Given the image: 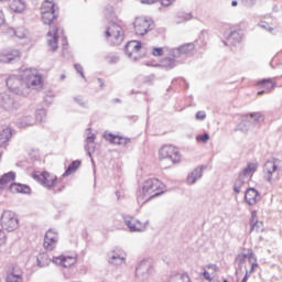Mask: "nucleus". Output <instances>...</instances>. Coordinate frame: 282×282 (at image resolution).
Wrapping results in <instances>:
<instances>
[{
  "label": "nucleus",
  "instance_id": "38",
  "mask_svg": "<svg viewBox=\"0 0 282 282\" xmlns=\"http://www.w3.org/2000/svg\"><path fill=\"white\" fill-rule=\"evenodd\" d=\"M46 118H47V111L45 109H37L35 111L36 122H45Z\"/></svg>",
  "mask_w": 282,
  "mask_h": 282
},
{
  "label": "nucleus",
  "instance_id": "42",
  "mask_svg": "<svg viewBox=\"0 0 282 282\" xmlns=\"http://www.w3.org/2000/svg\"><path fill=\"white\" fill-rule=\"evenodd\" d=\"M249 116L254 120V122H264L265 120V116L261 112H251Z\"/></svg>",
  "mask_w": 282,
  "mask_h": 282
},
{
  "label": "nucleus",
  "instance_id": "5",
  "mask_svg": "<svg viewBox=\"0 0 282 282\" xmlns=\"http://www.w3.org/2000/svg\"><path fill=\"white\" fill-rule=\"evenodd\" d=\"M159 155L161 160H171L172 164H180L182 162L180 150L173 145H163L159 151Z\"/></svg>",
  "mask_w": 282,
  "mask_h": 282
},
{
  "label": "nucleus",
  "instance_id": "2",
  "mask_svg": "<svg viewBox=\"0 0 282 282\" xmlns=\"http://www.w3.org/2000/svg\"><path fill=\"white\" fill-rule=\"evenodd\" d=\"M42 21L45 25H50L47 32V44L52 52L58 50V25H54V21L58 19V13L56 12V4L52 0H45L41 7Z\"/></svg>",
  "mask_w": 282,
  "mask_h": 282
},
{
  "label": "nucleus",
  "instance_id": "53",
  "mask_svg": "<svg viewBox=\"0 0 282 282\" xmlns=\"http://www.w3.org/2000/svg\"><path fill=\"white\" fill-rule=\"evenodd\" d=\"M247 259H249V261H257V258H254V252H252V249H249L247 253Z\"/></svg>",
  "mask_w": 282,
  "mask_h": 282
},
{
  "label": "nucleus",
  "instance_id": "1",
  "mask_svg": "<svg viewBox=\"0 0 282 282\" xmlns=\"http://www.w3.org/2000/svg\"><path fill=\"white\" fill-rule=\"evenodd\" d=\"M7 87L15 96L28 98L32 89L43 87V76L36 68H23L19 75H10L7 78Z\"/></svg>",
  "mask_w": 282,
  "mask_h": 282
},
{
  "label": "nucleus",
  "instance_id": "29",
  "mask_svg": "<svg viewBox=\"0 0 282 282\" xmlns=\"http://www.w3.org/2000/svg\"><path fill=\"white\" fill-rule=\"evenodd\" d=\"M14 180H17V173L8 172L3 174L0 177V189L6 188V186H8V184H10L11 182H14Z\"/></svg>",
  "mask_w": 282,
  "mask_h": 282
},
{
  "label": "nucleus",
  "instance_id": "49",
  "mask_svg": "<svg viewBox=\"0 0 282 282\" xmlns=\"http://www.w3.org/2000/svg\"><path fill=\"white\" fill-rule=\"evenodd\" d=\"M19 193H22L23 195L30 194V186L20 184Z\"/></svg>",
  "mask_w": 282,
  "mask_h": 282
},
{
  "label": "nucleus",
  "instance_id": "35",
  "mask_svg": "<svg viewBox=\"0 0 282 282\" xmlns=\"http://www.w3.org/2000/svg\"><path fill=\"white\" fill-rule=\"evenodd\" d=\"M105 140L110 142V144H118L120 147V135L113 134L111 132L104 134Z\"/></svg>",
  "mask_w": 282,
  "mask_h": 282
},
{
  "label": "nucleus",
  "instance_id": "36",
  "mask_svg": "<svg viewBox=\"0 0 282 282\" xmlns=\"http://www.w3.org/2000/svg\"><path fill=\"white\" fill-rule=\"evenodd\" d=\"M235 131H241L242 133H248V131H250V121L242 120L240 123L237 124Z\"/></svg>",
  "mask_w": 282,
  "mask_h": 282
},
{
  "label": "nucleus",
  "instance_id": "41",
  "mask_svg": "<svg viewBox=\"0 0 282 282\" xmlns=\"http://www.w3.org/2000/svg\"><path fill=\"white\" fill-rule=\"evenodd\" d=\"M167 50H171L169 47H152V56H164V52L167 53Z\"/></svg>",
  "mask_w": 282,
  "mask_h": 282
},
{
  "label": "nucleus",
  "instance_id": "27",
  "mask_svg": "<svg viewBox=\"0 0 282 282\" xmlns=\"http://www.w3.org/2000/svg\"><path fill=\"white\" fill-rule=\"evenodd\" d=\"M167 282H191V276L187 273L172 272L167 278Z\"/></svg>",
  "mask_w": 282,
  "mask_h": 282
},
{
  "label": "nucleus",
  "instance_id": "4",
  "mask_svg": "<svg viewBox=\"0 0 282 282\" xmlns=\"http://www.w3.org/2000/svg\"><path fill=\"white\" fill-rule=\"evenodd\" d=\"M105 36L110 40L113 45H120L124 41V31L120 24L112 22L107 28Z\"/></svg>",
  "mask_w": 282,
  "mask_h": 282
},
{
  "label": "nucleus",
  "instance_id": "60",
  "mask_svg": "<svg viewBox=\"0 0 282 282\" xmlns=\"http://www.w3.org/2000/svg\"><path fill=\"white\" fill-rule=\"evenodd\" d=\"M203 276H204V279H206V281H209V282L213 281L210 273L206 270L203 272Z\"/></svg>",
  "mask_w": 282,
  "mask_h": 282
},
{
  "label": "nucleus",
  "instance_id": "51",
  "mask_svg": "<svg viewBox=\"0 0 282 282\" xmlns=\"http://www.w3.org/2000/svg\"><path fill=\"white\" fill-rule=\"evenodd\" d=\"M254 3H257V0H242V4L245 6V8H252Z\"/></svg>",
  "mask_w": 282,
  "mask_h": 282
},
{
  "label": "nucleus",
  "instance_id": "55",
  "mask_svg": "<svg viewBox=\"0 0 282 282\" xmlns=\"http://www.w3.org/2000/svg\"><path fill=\"white\" fill-rule=\"evenodd\" d=\"M6 282H23V280H19L12 275H7Z\"/></svg>",
  "mask_w": 282,
  "mask_h": 282
},
{
  "label": "nucleus",
  "instance_id": "61",
  "mask_svg": "<svg viewBox=\"0 0 282 282\" xmlns=\"http://www.w3.org/2000/svg\"><path fill=\"white\" fill-rule=\"evenodd\" d=\"M6 23V14H3V11L0 10V28Z\"/></svg>",
  "mask_w": 282,
  "mask_h": 282
},
{
  "label": "nucleus",
  "instance_id": "8",
  "mask_svg": "<svg viewBox=\"0 0 282 282\" xmlns=\"http://www.w3.org/2000/svg\"><path fill=\"white\" fill-rule=\"evenodd\" d=\"M133 25L135 34L139 36H144V34H148V32H151L154 28L153 20L149 18H137Z\"/></svg>",
  "mask_w": 282,
  "mask_h": 282
},
{
  "label": "nucleus",
  "instance_id": "30",
  "mask_svg": "<svg viewBox=\"0 0 282 282\" xmlns=\"http://www.w3.org/2000/svg\"><path fill=\"white\" fill-rule=\"evenodd\" d=\"M9 8L12 12L21 13L25 10V1L23 0H9Z\"/></svg>",
  "mask_w": 282,
  "mask_h": 282
},
{
  "label": "nucleus",
  "instance_id": "37",
  "mask_svg": "<svg viewBox=\"0 0 282 282\" xmlns=\"http://www.w3.org/2000/svg\"><path fill=\"white\" fill-rule=\"evenodd\" d=\"M248 259V254L246 253H239L236 257V265H238L236 268V270H241V268H243V265H246V260Z\"/></svg>",
  "mask_w": 282,
  "mask_h": 282
},
{
  "label": "nucleus",
  "instance_id": "22",
  "mask_svg": "<svg viewBox=\"0 0 282 282\" xmlns=\"http://www.w3.org/2000/svg\"><path fill=\"white\" fill-rule=\"evenodd\" d=\"M257 169H259V163H248L238 175L250 182L251 177L257 173Z\"/></svg>",
  "mask_w": 282,
  "mask_h": 282
},
{
  "label": "nucleus",
  "instance_id": "24",
  "mask_svg": "<svg viewBox=\"0 0 282 282\" xmlns=\"http://www.w3.org/2000/svg\"><path fill=\"white\" fill-rule=\"evenodd\" d=\"M250 232H263V221L257 219V212L251 213L250 217Z\"/></svg>",
  "mask_w": 282,
  "mask_h": 282
},
{
  "label": "nucleus",
  "instance_id": "34",
  "mask_svg": "<svg viewBox=\"0 0 282 282\" xmlns=\"http://www.w3.org/2000/svg\"><path fill=\"white\" fill-rule=\"evenodd\" d=\"M34 124V119L32 116H24L18 121V127L20 129H25V127H32Z\"/></svg>",
  "mask_w": 282,
  "mask_h": 282
},
{
  "label": "nucleus",
  "instance_id": "62",
  "mask_svg": "<svg viewBox=\"0 0 282 282\" xmlns=\"http://www.w3.org/2000/svg\"><path fill=\"white\" fill-rule=\"evenodd\" d=\"M209 270H213L214 272H217V270H219V267H217V264H208L207 267Z\"/></svg>",
  "mask_w": 282,
  "mask_h": 282
},
{
  "label": "nucleus",
  "instance_id": "10",
  "mask_svg": "<svg viewBox=\"0 0 282 282\" xmlns=\"http://www.w3.org/2000/svg\"><path fill=\"white\" fill-rule=\"evenodd\" d=\"M153 270V262L151 260H142L135 268V276L139 281H147Z\"/></svg>",
  "mask_w": 282,
  "mask_h": 282
},
{
  "label": "nucleus",
  "instance_id": "54",
  "mask_svg": "<svg viewBox=\"0 0 282 282\" xmlns=\"http://www.w3.org/2000/svg\"><path fill=\"white\" fill-rule=\"evenodd\" d=\"M196 120H206V112L205 111L196 112Z\"/></svg>",
  "mask_w": 282,
  "mask_h": 282
},
{
  "label": "nucleus",
  "instance_id": "11",
  "mask_svg": "<svg viewBox=\"0 0 282 282\" xmlns=\"http://www.w3.org/2000/svg\"><path fill=\"white\" fill-rule=\"evenodd\" d=\"M107 261L110 265H122L127 261V253L122 249H112L107 253Z\"/></svg>",
  "mask_w": 282,
  "mask_h": 282
},
{
  "label": "nucleus",
  "instance_id": "23",
  "mask_svg": "<svg viewBox=\"0 0 282 282\" xmlns=\"http://www.w3.org/2000/svg\"><path fill=\"white\" fill-rule=\"evenodd\" d=\"M258 85L262 88L258 91V96H263V94H270L271 89H274L275 84L272 82L271 78H264L258 82Z\"/></svg>",
  "mask_w": 282,
  "mask_h": 282
},
{
  "label": "nucleus",
  "instance_id": "21",
  "mask_svg": "<svg viewBox=\"0 0 282 282\" xmlns=\"http://www.w3.org/2000/svg\"><path fill=\"white\" fill-rule=\"evenodd\" d=\"M259 197H261V194L254 187H249L245 193V199L249 206L257 205Z\"/></svg>",
  "mask_w": 282,
  "mask_h": 282
},
{
  "label": "nucleus",
  "instance_id": "50",
  "mask_svg": "<svg viewBox=\"0 0 282 282\" xmlns=\"http://www.w3.org/2000/svg\"><path fill=\"white\" fill-rule=\"evenodd\" d=\"M74 67L77 72V74H79V76H82V78H84V80H85V73L83 70V66L80 64H75Z\"/></svg>",
  "mask_w": 282,
  "mask_h": 282
},
{
  "label": "nucleus",
  "instance_id": "12",
  "mask_svg": "<svg viewBox=\"0 0 282 282\" xmlns=\"http://www.w3.org/2000/svg\"><path fill=\"white\" fill-rule=\"evenodd\" d=\"M280 163L281 161H279L278 159H272L267 161L263 165L264 180H267V182H269L270 184L274 182L272 175H274V173L279 171Z\"/></svg>",
  "mask_w": 282,
  "mask_h": 282
},
{
  "label": "nucleus",
  "instance_id": "6",
  "mask_svg": "<svg viewBox=\"0 0 282 282\" xmlns=\"http://www.w3.org/2000/svg\"><path fill=\"white\" fill-rule=\"evenodd\" d=\"M1 226L8 232H14L19 228V218L17 214L10 210H4L1 215Z\"/></svg>",
  "mask_w": 282,
  "mask_h": 282
},
{
  "label": "nucleus",
  "instance_id": "18",
  "mask_svg": "<svg viewBox=\"0 0 282 282\" xmlns=\"http://www.w3.org/2000/svg\"><path fill=\"white\" fill-rule=\"evenodd\" d=\"M52 261L55 263V265H59L61 268H72V265H75L76 263V257L58 256L53 257Z\"/></svg>",
  "mask_w": 282,
  "mask_h": 282
},
{
  "label": "nucleus",
  "instance_id": "40",
  "mask_svg": "<svg viewBox=\"0 0 282 282\" xmlns=\"http://www.w3.org/2000/svg\"><path fill=\"white\" fill-rule=\"evenodd\" d=\"M106 63L109 65H116V63H120V57L113 53H110L106 56Z\"/></svg>",
  "mask_w": 282,
  "mask_h": 282
},
{
  "label": "nucleus",
  "instance_id": "33",
  "mask_svg": "<svg viewBox=\"0 0 282 282\" xmlns=\"http://www.w3.org/2000/svg\"><path fill=\"white\" fill-rule=\"evenodd\" d=\"M248 178H245L243 176H240L238 174V178L235 181L234 183V191L235 193H237V195H239V193H241V188H243V186L247 184Z\"/></svg>",
  "mask_w": 282,
  "mask_h": 282
},
{
  "label": "nucleus",
  "instance_id": "44",
  "mask_svg": "<svg viewBox=\"0 0 282 282\" xmlns=\"http://www.w3.org/2000/svg\"><path fill=\"white\" fill-rule=\"evenodd\" d=\"M196 140H197V142H204V143H206V142H208V141L210 140V134H208V133L198 134V135L196 137Z\"/></svg>",
  "mask_w": 282,
  "mask_h": 282
},
{
  "label": "nucleus",
  "instance_id": "52",
  "mask_svg": "<svg viewBox=\"0 0 282 282\" xmlns=\"http://www.w3.org/2000/svg\"><path fill=\"white\" fill-rule=\"evenodd\" d=\"M13 34H15L18 39H25V32H23V29H18L17 31H13Z\"/></svg>",
  "mask_w": 282,
  "mask_h": 282
},
{
  "label": "nucleus",
  "instance_id": "26",
  "mask_svg": "<svg viewBox=\"0 0 282 282\" xmlns=\"http://www.w3.org/2000/svg\"><path fill=\"white\" fill-rule=\"evenodd\" d=\"M10 140H12V128L7 127L0 130V147H8Z\"/></svg>",
  "mask_w": 282,
  "mask_h": 282
},
{
  "label": "nucleus",
  "instance_id": "43",
  "mask_svg": "<svg viewBox=\"0 0 282 282\" xmlns=\"http://www.w3.org/2000/svg\"><path fill=\"white\" fill-rule=\"evenodd\" d=\"M104 12H105V17L108 19H113V17L116 14V12L113 11V6H111V4H107L105 7Z\"/></svg>",
  "mask_w": 282,
  "mask_h": 282
},
{
  "label": "nucleus",
  "instance_id": "28",
  "mask_svg": "<svg viewBox=\"0 0 282 282\" xmlns=\"http://www.w3.org/2000/svg\"><path fill=\"white\" fill-rule=\"evenodd\" d=\"M96 134H91L86 138V144H85V151L88 155V158H91V153L96 151Z\"/></svg>",
  "mask_w": 282,
  "mask_h": 282
},
{
  "label": "nucleus",
  "instance_id": "17",
  "mask_svg": "<svg viewBox=\"0 0 282 282\" xmlns=\"http://www.w3.org/2000/svg\"><path fill=\"white\" fill-rule=\"evenodd\" d=\"M20 57L21 51L15 48H6L0 52V63H12V61Z\"/></svg>",
  "mask_w": 282,
  "mask_h": 282
},
{
  "label": "nucleus",
  "instance_id": "14",
  "mask_svg": "<svg viewBox=\"0 0 282 282\" xmlns=\"http://www.w3.org/2000/svg\"><path fill=\"white\" fill-rule=\"evenodd\" d=\"M56 246H58V232L54 231L53 229H48L44 236V250L52 252Z\"/></svg>",
  "mask_w": 282,
  "mask_h": 282
},
{
  "label": "nucleus",
  "instance_id": "45",
  "mask_svg": "<svg viewBox=\"0 0 282 282\" xmlns=\"http://www.w3.org/2000/svg\"><path fill=\"white\" fill-rule=\"evenodd\" d=\"M20 188H21V184L19 183H11L9 186V191L11 193H19Z\"/></svg>",
  "mask_w": 282,
  "mask_h": 282
},
{
  "label": "nucleus",
  "instance_id": "64",
  "mask_svg": "<svg viewBox=\"0 0 282 282\" xmlns=\"http://www.w3.org/2000/svg\"><path fill=\"white\" fill-rule=\"evenodd\" d=\"M97 80H98L99 87H101L102 89V87H105V82H102L101 78H98Z\"/></svg>",
  "mask_w": 282,
  "mask_h": 282
},
{
  "label": "nucleus",
  "instance_id": "31",
  "mask_svg": "<svg viewBox=\"0 0 282 282\" xmlns=\"http://www.w3.org/2000/svg\"><path fill=\"white\" fill-rule=\"evenodd\" d=\"M36 263L39 268H47V265L52 263V259H50V256L47 253H40L37 256Z\"/></svg>",
  "mask_w": 282,
  "mask_h": 282
},
{
  "label": "nucleus",
  "instance_id": "48",
  "mask_svg": "<svg viewBox=\"0 0 282 282\" xmlns=\"http://www.w3.org/2000/svg\"><path fill=\"white\" fill-rule=\"evenodd\" d=\"M129 142H131L130 138L119 135V144H120V147H127V144H129Z\"/></svg>",
  "mask_w": 282,
  "mask_h": 282
},
{
  "label": "nucleus",
  "instance_id": "15",
  "mask_svg": "<svg viewBox=\"0 0 282 282\" xmlns=\"http://www.w3.org/2000/svg\"><path fill=\"white\" fill-rule=\"evenodd\" d=\"M33 178L37 180L42 186L45 188H54L56 186V182L58 177L50 175L47 172H42L40 174L34 173Z\"/></svg>",
  "mask_w": 282,
  "mask_h": 282
},
{
  "label": "nucleus",
  "instance_id": "56",
  "mask_svg": "<svg viewBox=\"0 0 282 282\" xmlns=\"http://www.w3.org/2000/svg\"><path fill=\"white\" fill-rule=\"evenodd\" d=\"M161 4L165 8H169V6H172V3H175V0H160Z\"/></svg>",
  "mask_w": 282,
  "mask_h": 282
},
{
  "label": "nucleus",
  "instance_id": "13",
  "mask_svg": "<svg viewBox=\"0 0 282 282\" xmlns=\"http://www.w3.org/2000/svg\"><path fill=\"white\" fill-rule=\"evenodd\" d=\"M123 221L126 226L129 228L130 232H144L147 230V226H149V220L140 221L133 217H124Z\"/></svg>",
  "mask_w": 282,
  "mask_h": 282
},
{
  "label": "nucleus",
  "instance_id": "32",
  "mask_svg": "<svg viewBox=\"0 0 282 282\" xmlns=\"http://www.w3.org/2000/svg\"><path fill=\"white\" fill-rule=\"evenodd\" d=\"M78 169H80V161L79 160L73 161L68 165L66 171L63 173L62 177H68V175H72V173H76V171H78Z\"/></svg>",
  "mask_w": 282,
  "mask_h": 282
},
{
  "label": "nucleus",
  "instance_id": "20",
  "mask_svg": "<svg viewBox=\"0 0 282 282\" xmlns=\"http://www.w3.org/2000/svg\"><path fill=\"white\" fill-rule=\"evenodd\" d=\"M243 41V33L241 31H230V33L227 35L226 41H224L225 45H239Z\"/></svg>",
  "mask_w": 282,
  "mask_h": 282
},
{
  "label": "nucleus",
  "instance_id": "9",
  "mask_svg": "<svg viewBox=\"0 0 282 282\" xmlns=\"http://www.w3.org/2000/svg\"><path fill=\"white\" fill-rule=\"evenodd\" d=\"M0 108L3 109V111L12 113L19 109V102H17L10 94L2 93L0 94Z\"/></svg>",
  "mask_w": 282,
  "mask_h": 282
},
{
  "label": "nucleus",
  "instance_id": "7",
  "mask_svg": "<svg viewBox=\"0 0 282 282\" xmlns=\"http://www.w3.org/2000/svg\"><path fill=\"white\" fill-rule=\"evenodd\" d=\"M194 50H195V44L187 43L176 48H170L167 50V52H169V56H172L173 58H178V61H182V63H184V61H186V57L189 54H193Z\"/></svg>",
  "mask_w": 282,
  "mask_h": 282
},
{
  "label": "nucleus",
  "instance_id": "19",
  "mask_svg": "<svg viewBox=\"0 0 282 282\" xmlns=\"http://www.w3.org/2000/svg\"><path fill=\"white\" fill-rule=\"evenodd\" d=\"M180 63H182V59L169 55L160 61V67H162V69H166V72H170V69H175Z\"/></svg>",
  "mask_w": 282,
  "mask_h": 282
},
{
  "label": "nucleus",
  "instance_id": "3",
  "mask_svg": "<svg viewBox=\"0 0 282 282\" xmlns=\"http://www.w3.org/2000/svg\"><path fill=\"white\" fill-rule=\"evenodd\" d=\"M164 193V184L158 178L144 181L142 188L137 192L138 204H147L153 197H160Z\"/></svg>",
  "mask_w": 282,
  "mask_h": 282
},
{
  "label": "nucleus",
  "instance_id": "57",
  "mask_svg": "<svg viewBox=\"0 0 282 282\" xmlns=\"http://www.w3.org/2000/svg\"><path fill=\"white\" fill-rule=\"evenodd\" d=\"M6 243V232L0 229V246H3Z\"/></svg>",
  "mask_w": 282,
  "mask_h": 282
},
{
  "label": "nucleus",
  "instance_id": "16",
  "mask_svg": "<svg viewBox=\"0 0 282 282\" xmlns=\"http://www.w3.org/2000/svg\"><path fill=\"white\" fill-rule=\"evenodd\" d=\"M124 50L128 58H132V61H138V52L142 50V43L138 41H130L126 44Z\"/></svg>",
  "mask_w": 282,
  "mask_h": 282
},
{
  "label": "nucleus",
  "instance_id": "39",
  "mask_svg": "<svg viewBox=\"0 0 282 282\" xmlns=\"http://www.w3.org/2000/svg\"><path fill=\"white\" fill-rule=\"evenodd\" d=\"M8 276H13L14 279L23 281V270L19 267H14Z\"/></svg>",
  "mask_w": 282,
  "mask_h": 282
},
{
  "label": "nucleus",
  "instance_id": "58",
  "mask_svg": "<svg viewBox=\"0 0 282 282\" xmlns=\"http://www.w3.org/2000/svg\"><path fill=\"white\" fill-rule=\"evenodd\" d=\"M279 65H281V64H279V56L273 57V59L271 61V67L274 68Z\"/></svg>",
  "mask_w": 282,
  "mask_h": 282
},
{
  "label": "nucleus",
  "instance_id": "46",
  "mask_svg": "<svg viewBox=\"0 0 282 282\" xmlns=\"http://www.w3.org/2000/svg\"><path fill=\"white\" fill-rule=\"evenodd\" d=\"M74 100L77 102V105H79V107H83L84 109L87 108V101H85L83 97H74Z\"/></svg>",
  "mask_w": 282,
  "mask_h": 282
},
{
  "label": "nucleus",
  "instance_id": "59",
  "mask_svg": "<svg viewBox=\"0 0 282 282\" xmlns=\"http://www.w3.org/2000/svg\"><path fill=\"white\" fill-rule=\"evenodd\" d=\"M141 3L145 6H153V3H158V0H141Z\"/></svg>",
  "mask_w": 282,
  "mask_h": 282
},
{
  "label": "nucleus",
  "instance_id": "47",
  "mask_svg": "<svg viewBox=\"0 0 282 282\" xmlns=\"http://www.w3.org/2000/svg\"><path fill=\"white\" fill-rule=\"evenodd\" d=\"M259 28H261L262 30H265L267 32H272L274 30L272 26H270L268 22H263V21L259 23Z\"/></svg>",
  "mask_w": 282,
  "mask_h": 282
},
{
  "label": "nucleus",
  "instance_id": "25",
  "mask_svg": "<svg viewBox=\"0 0 282 282\" xmlns=\"http://www.w3.org/2000/svg\"><path fill=\"white\" fill-rule=\"evenodd\" d=\"M204 175V166L196 167L192 171L191 174L187 176V184H195L197 180H202Z\"/></svg>",
  "mask_w": 282,
  "mask_h": 282
},
{
  "label": "nucleus",
  "instance_id": "63",
  "mask_svg": "<svg viewBox=\"0 0 282 282\" xmlns=\"http://www.w3.org/2000/svg\"><path fill=\"white\" fill-rule=\"evenodd\" d=\"M183 19H185V21H191L193 19V15L191 13H186Z\"/></svg>",
  "mask_w": 282,
  "mask_h": 282
}]
</instances>
